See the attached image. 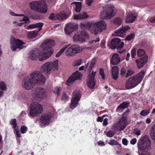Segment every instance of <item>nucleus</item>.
<instances>
[{
    "label": "nucleus",
    "instance_id": "f257e3e1",
    "mask_svg": "<svg viewBox=\"0 0 155 155\" xmlns=\"http://www.w3.org/2000/svg\"><path fill=\"white\" fill-rule=\"evenodd\" d=\"M45 78L42 73L39 71H35L30 75V78H25L22 82V86L26 90H29L33 87L36 83L43 84Z\"/></svg>",
    "mask_w": 155,
    "mask_h": 155
},
{
    "label": "nucleus",
    "instance_id": "f03ea898",
    "mask_svg": "<svg viewBox=\"0 0 155 155\" xmlns=\"http://www.w3.org/2000/svg\"><path fill=\"white\" fill-rule=\"evenodd\" d=\"M144 74V71L142 70L136 75L128 79L125 82V87L126 89H131L136 87L141 81Z\"/></svg>",
    "mask_w": 155,
    "mask_h": 155
},
{
    "label": "nucleus",
    "instance_id": "7ed1b4c3",
    "mask_svg": "<svg viewBox=\"0 0 155 155\" xmlns=\"http://www.w3.org/2000/svg\"><path fill=\"white\" fill-rule=\"evenodd\" d=\"M29 6L32 10L38 13L45 14L48 11V5L44 0L31 2Z\"/></svg>",
    "mask_w": 155,
    "mask_h": 155
},
{
    "label": "nucleus",
    "instance_id": "20e7f679",
    "mask_svg": "<svg viewBox=\"0 0 155 155\" xmlns=\"http://www.w3.org/2000/svg\"><path fill=\"white\" fill-rule=\"evenodd\" d=\"M52 54L51 51L47 52H42L38 49H36L30 52L29 58L32 60H35L38 58L40 61H43L49 58Z\"/></svg>",
    "mask_w": 155,
    "mask_h": 155
},
{
    "label": "nucleus",
    "instance_id": "39448f33",
    "mask_svg": "<svg viewBox=\"0 0 155 155\" xmlns=\"http://www.w3.org/2000/svg\"><path fill=\"white\" fill-rule=\"evenodd\" d=\"M150 145L151 142L147 135L141 137L137 145L138 153L140 154L141 153L146 151L150 148Z\"/></svg>",
    "mask_w": 155,
    "mask_h": 155
},
{
    "label": "nucleus",
    "instance_id": "423d86ee",
    "mask_svg": "<svg viewBox=\"0 0 155 155\" xmlns=\"http://www.w3.org/2000/svg\"><path fill=\"white\" fill-rule=\"evenodd\" d=\"M89 31L92 34L97 35L99 31L101 32L103 30H105L107 28V25L103 21H100L95 23L91 22L88 25Z\"/></svg>",
    "mask_w": 155,
    "mask_h": 155
},
{
    "label": "nucleus",
    "instance_id": "0eeeda50",
    "mask_svg": "<svg viewBox=\"0 0 155 155\" xmlns=\"http://www.w3.org/2000/svg\"><path fill=\"white\" fill-rule=\"evenodd\" d=\"M130 110L127 109L126 111L122 115V117L120 119L119 123L115 124L113 125V127L116 130H122L126 127L127 125V117L128 115Z\"/></svg>",
    "mask_w": 155,
    "mask_h": 155
},
{
    "label": "nucleus",
    "instance_id": "6e6552de",
    "mask_svg": "<svg viewBox=\"0 0 155 155\" xmlns=\"http://www.w3.org/2000/svg\"><path fill=\"white\" fill-rule=\"evenodd\" d=\"M114 7L112 5L106 7L100 13V17L102 19H110L113 18L115 14L114 12Z\"/></svg>",
    "mask_w": 155,
    "mask_h": 155
},
{
    "label": "nucleus",
    "instance_id": "1a4fd4ad",
    "mask_svg": "<svg viewBox=\"0 0 155 155\" xmlns=\"http://www.w3.org/2000/svg\"><path fill=\"white\" fill-rule=\"evenodd\" d=\"M58 61L57 60L51 62H48L45 63L41 67V70L43 72L49 74L52 68L53 69L57 70L58 69Z\"/></svg>",
    "mask_w": 155,
    "mask_h": 155
},
{
    "label": "nucleus",
    "instance_id": "9d476101",
    "mask_svg": "<svg viewBox=\"0 0 155 155\" xmlns=\"http://www.w3.org/2000/svg\"><path fill=\"white\" fill-rule=\"evenodd\" d=\"M30 112L29 114L30 117H34L38 114L42 112L41 105L37 102H33L30 105Z\"/></svg>",
    "mask_w": 155,
    "mask_h": 155
},
{
    "label": "nucleus",
    "instance_id": "9b49d317",
    "mask_svg": "<svg viewBox=\"0 0 155 155\" xmlns=\"http://www.w3.org/2000/svg\"><path fill=\"white\" fill-rule=\"evenodd\" d=\"M10 43L12 45L11 48L13 51H15L17 48L21 49L26 47V46L25 45V43L19 39L16 40L13 38L11 39Z\"/></svg>",
    "mask_w": 155,
    "mask_h": 155
},
{
    "label": "nucleus",
    "instance_id": "f8f14e48",
    "mask_svg": "<svg viewBox=\"0 0 155 155\" xmlns=\"http://www.w3.org/2000/svg\"><path fill=\"white\" fill-rule=\"evenodd\" d=\"M46 92L45 89L41 87L35 88L32 91L34 97L37 99L45 97Z\"/></svg>",
    "mask_w": 155,
    "mask_h": 155
},
{
    "label": "nucleus",
    "instance_id": "ddd939ff",
    "mask_svg": "<svg viewBox=\"0 0 155 155\" xmlns=\"http://www.w3.org/2000/svg\"><path fill=\"white\" fill-rule=\"evenodd\" d=\"M73 97L71 100V103L70 104V107L73 109L76 107L80 100L81 95L79 90H75L73 93Z\"/></svg>",
    "mask_w": 155,
    "mask_h": 155
},
{
    "label": "nucleus",
    "instance_id": "4468645a",
    "mask_svg": "<svg viewBox=\"0 0 155 155\" xmlns=\"http://www.w3.org/2000/svg\"><path fill=\"white\" fill-rule=\"evenodd\" d=\"M124 43L121 41L120 39L118 38H115L111 41L110 43L108 44V45L112 49L117 48V49H120L123 47Z\"/></svg>",
    "mask_w": 155,
    "mask_h": 155
},
{
    "label": "nucleus",
    "instance_id": "2eb2a0df",
    "mask_svg": "<svg viewBox=\"0 0 155 155\" xmlns=\"http://www.w3.org/2000/svg\"><path fill=\"white\" fill-rule=\"evenodd\" d=\"M54 45V40L49 39L45 40L41 45V47L43 50L42 52H47L49 51H51L53 53V51L51 50H49Z\"/></svg>",
    "mask_w": 155,
    "mask_h": 155
},
{
    "label": "nucleus",
    "instance_id": "dca6fc26",
    "mask_svg": "<svg viewBox=\"0 0 155 155\" xmlns=\"http://www.w3.org/2000/svg\"><path fill=\"white\" fill-rule=\"evenodd\" d=\"M68 45H65L57 53L55 57H59L61 54L64 52L65 49L67 48V49L65 52L66 55L68 56L73 55L74 54V53L72 46L68 48Z\"/></svg>",
    "mask_w": 155,
    "mask_h": 155
},
{
    "label": "nucleus",
    "instance_id": "f3484780",
    "mask_svg": "<svg viewBox=\"0 0 155 155\" xmlns=\"http://www.w3.org/2000/svg\"><path fill=\"white\" fill-rule=\"evenodd\" d=\"M81 74L78 71L73 73L67 80L66 84L68 86H70L75 80H80L81 78Z\"/></svg>",
    "mask_w": 155,
    "mask_h": 155
},
{
    "label": "nucleus",
    "instance_id": "a211bd4d",
    "mask_svg": "<svg viewBox=\"0 0 155 155\" xmlns=\"http://www.w3.org/2000/svg\"><path fill=\"white\" fill-rule=\"evenodd\" d=\"M95 75V72L92 71L91 74L88 76V79L87 80V82L88 87L90 89L94 88L95 84L94 78Z\"/></svg>",
    "mask_w": 155,
    "mask_h": 155
},
{
    "label": "nucleus",
    "instance_id": "6ab92c4d",
    "mask_svg": "<svg viewBox=\"0 0 155 155\" xmlns=\"http://www.w3.org/2000/svg\"><path fill=\"white\" fill-rule=\"evenodd\" d=\"M51 117L49 115H45L41 116L40 118L39 124L41 127L48 125L51 122Z\"/></svg>",
    "mask_w": 155,
    "mask_h": 155
},
{
    "label": "nucleus",
    "instance_id": "aec40b11",
    "mask_svg": "<svg viewBox=\"0 0 155 155\" xmlns=\"http://www.w3.org/2000/svg\"><path fill=\"white\" fill-rule=\"evenodd\" d=\"M130 28V27L128 26L122 27L121 28L114 31L115 35V36L123 37L124 35V33Z\"/></svg>",
    "mask_w": 155,
    "mask_h": 155
},
{
    "label": "nucleus",
    "instance_id": "412c9836",
    "mask_svg": "<svg viewBox=\"0 0 155 155\" xmlns=\"http://www.w3.org/2000/svg\"><path fill=\"white\" fill-rule=\"evenodd\" d=\"M78 25L77 24L70 23L68 24L66 28H65L64 31L66 34L69 35L74 29L77 28Z\"/></svg>",
    "mask_w": 155,
    "mask_h": 155
},
{
    "label": "nucleus",
    "instance_id": "4be33fe9",
    "mask_svg": "<svg viewBox=\"0 0 155 155\" xmlns=\"http://www.w3.org/2000/svg\"><path fill=\"white\" fill-rule=\"evenodd\" d=\"M148 56H145L142 58L137 59L136 60L137 68H142L144 65L147 62Z\"/></svg>",
    "mask_w": 155,
    "mask_h": 155
},
{
    "label": "nucleus",
    "instance_id": "5701e85b",
    "mask_svg": "<svg viewBox=\"0 0 155 155\" xmlns=\"http://www.w3.org/2000/svg\"><path fill=\"white\" fill-rule=\"evenodd\" d=\"M120 61V58L119 55L117 53H114L113 54L110 59V62L114 65L118 64Z\"/></svg>",
    "mask_w": 155,
    "mask_h": 155
},
{
    "label": "nucleus",
    "instance_id": "b1692460",
    "mask_svg": "<svg viewBox=\"0 0 155 155\" xmlns=\"http://www.w3.org/2000/svg\"><path fill=\"white\" fill-rule=\"evenodd\" d=\"M119 74L118 67L117 66L113 67L111 70V75L112 78L115 80H116L118 78Z\"/></svg>",
    "mask_w": 155,
    "mask_h": 155
},
{
    "label": "nucleus",
    "instance_id": "393cba45",
    "mask_svg": "<svg viewBox=\"0 0 155 155\" xmlns=\"http://www.w3.org/2000/svg\"><path fill=\"white\" fill-rule=\"evenodd\" d=\"M129 103L127 102H124L118 106L116 111L117 112H121L125 108L128 107Z\"/></svg>",
    "mask_w": 155,
    "mask_h": 155
},
{
    "label": "nucleus",
    "instance_id": "a878e982",
    "mask_svg": "<svg viewBox=\"0 0 155 155\" xmlns=\"http://www.w3.org/2000/svg\"><path fill=\"white\" fill-rule=\"evenodd\" d=\"M136 17L134 14L131 12L129 13L127 16L126 22L128 23H132L135 20Z\"/></svg>",
    "mask_w": 155,
    "mask_h": 155
},
{
    "label": "nucleus",
    "instance_id": "bb28decb",
    "mask_svg": "<svg viewBox=\"0 0 155 155\" xmlns=\"http://www.w3.org/2000/svg\"><path fill=\"white\" fill-rule=\"evenodd\" d=\"M74 41L76 43H82L85 41V40L80 35L77 34L74 35L73 37Z\"/></svg>",
    "mask_w": 155,
    "mask_h": 155
},
{
    "label": "nucleus",
    "instance_id": "cd10ccee",
    "mask_svg": "<svg viewBox=\"0 0 155 155\" xmlns=\"http://www.w3.org/2000/svg\"><path fill=\"white\" fill-rule=\"evenodd\" d=\"M70 14V13L68 15L64 12L63 11L61 12L58 13H57V19L62 20L66 18L69 16Z\"/></svg>",
    "mask_w": 155,
    "mask_h": 155
},
{
    "label": "nucleus",
    "instance_id": "c85d7f7f",
    "mask_svg": "<svg viewBox=\"0 0 155 155\" xmlns=\"http://www.w3.org/2000/svg\"><path fill=\"white\" fill-rule=\"evenodd\" d=\"M38 32L36 30L29 31L28 33L27 38L28 39L35 38L37 35Z\"/></svg>",
    "mask_w": 155,
    "mask_h": 155
},
{
    "label": "nucleus",
    "instance_id": "c756f323",
    "mask_svg": "<svg viewBox=\"0 0 155 155\" xmlns=\"http://www.w3.org/2000/svg\"><path fill=\"white\" fill-rule=\"evenodd\" d=\"M71 46L74 50V54L80 52L83 49L82 48L77 45H73Z\"/></svg>",
    "mask_w": 155,
    "mask_h": 155
},
{
    "label": "nucleus",
    "instance_id": "7c9ffc66",
    "mask_svg": "<svg viewBox=\"0 0 155 155\" xmlns=\"http://www.w3.org/2000/svg\"><path fill=\"white\" fill-rule=\"evenodd\" d=\"M74 4L76 6L75 11L76 12H79L81 10V2H73L71 4V5Z\"/></svg>",
    "mask_w": 155,
    "mask_h": 155
},
{
    "label": "nucleus",
    "instance_id": "2f4dec72",
    "mask_svg": "<svg viewBox=\"0 0 155 155\" xmlns=\"http://www.w3.org/2000/svg\"><path fill=\"white\" fill-rule=\"evenodd\" d=\"M137 54L139 57H144L145 56H147L146 55V52L145 51L142 49H138L137 51Z\"/></svg>",
    "mask_w": 155,
    "mask_h": 155
},
{
    "label": "nucleus",
    "instance_id": "473e14b6",
    "mask_svg": "<svg viewBox=\"0 0 155 155\" xmlns=\"http://www.w3.org/2000/svg\"><path fill=\"white\" fill-rule=\"evenodd\" d=\"M108 143L110 145H118L119 146V149L121 150L122 148L121 144H119L117 141L115 140H110L109 142H108Z\"/></svg>",
    "mask_w": 155,
    "mask_h": 155
},
{
    "label": "nucleus",
    "instance_id": "72a5a7b5",
    "mask_svg": "<svg viewBox=\"0 0 155 155\" xmlns=\"http://www.w3.org/2000/svg\"><path fill=\"white\" fill-rule=\"evenodd\" d=\"M10 124L13 125L12 127L15 129L18 127H17L16 120V119H12L11 120L10 122Z\"/></svg>",
    "mask_w": 155,
    "mask_h": 155
},
{
    "label": "nucleus",
    "instance_id": "f704fd0d",
    "mask_svg": "<svg viewBox=\"0 0 155 155\" xmlns=\"http://www.w3.org/2000/svg\"><path fill=\"white\" fill-rule=\"evenodd\" d=\"M80 35L83 38L84 37L86 38H88L89 37L88 34L84 30H83L81 31Z\"/></svg>",
    "mask_w": 155,
    "mask_h": 155
},
{
    "label": "nucleus",
    "instance_id": "c9c22d12",
    "mask_svg": "<svg viewBox=\"0 0 155 155\" xmlns=\"http://www.w3.org/2000/svg\"><path fill=\"white\" fill-rule=\"evenodd\" d=\"M35 25L36 28H38V29L36 30L39 32L41 29L43 24L41 22H38L35 24Z\"/></svg>",
    "mask_w": 155,
    "mask_h": 155
},
{
    "label": "nucleus",
    "instance_id": "e433bc0d",
    "mask_svg": "<svg viewBox=\"0 0 155 155\" xmlns=\"http://www.w3.org/2000/svg\"><path fill=\"white\" fill-rule=\"evenodd\" d=\"M114 23L119 25H120L122 23V20L120 18H116L114 19Z\"/></svg>",
    "mask_w": 155,
    "mask_h": 155
},
{
    "label": "nucleus",
    "instance_id": "4c0bfd02",
    "mask_svg": "<svg viewBox=\"0 0 155 155\" xmlns=\"http://www.w3.org/2000/svg\"><path fill=\"white\" fill-rule=\"evenodd\" d=\"M134 73V72L132 70L129 69L127 70L126 75L125 76V78H128L133 75Z\"/></svg>",
    "mask_w": 155,
    "mask_h": 155
},
{
    "label": "nucleus",
    "instance_id": "58836bf2",
    "mask_svg": "<svg viewBox=\"0 0 155 155\" xmlns=\"http://www.w3.org/2000/svg\"><path fill=\"white\" fill-rule=\"evenodd\" d=\"M79 15L81 20L87 18L88 17V15H87V13L85 12H81Z\"/></svg>",
    "mask_w": 155,
    "mask_h": 155
},
{
    "label": "nucleus",
    "instance_id": "ea45409f",
    "mask_svg": "<svg viewBox=\"0 0 155 155\" xmlns=\"http://www.w3.org/2000/svg\"><path fill=\"white\" fill-rule=\"evenodd\" d=\"M48 18L52 20H54L57 19V13H51L49 16Z\"/></svg>",
    "mask_w": 155,
    "mask_h": 155
},
{
    "label": "nucleus",
    "instance_id": "a19ab883",
    "mask_svg": "<svg viewBox=\"0 0 155 155\" xmlns=\"http://www.w3.org/2000/svg\"><path fill=\"white\" fill-rule=\"evenodd\" d=\"M6 89V86L5 83L3 81L0 82V89L4 90Z\"/></svg>",
    "mask_w": 155,
    "mask_h": 155
},
{
    "label": "nucleus",
    "instance_id": "79ce46f5",
    "mask_svg": "<svg viewBox=\"0 0 155 155\" xmlns=\"http://www.w3.org/2000/svg\"><path fill=\"white\" fill-rule=\"evenodd\" d=\"M135 36V34L134 33H131L129 35H127L125 39L126 40L130 41Z\"/></svg>",
    "mask_w": 155,
    "mask_h": 155
},
{
    "label": "nucleus",
    "instance_id": "37998d69",
    "mask_svg": "<svg viewBox=\"0 0 155 155\" xmlns=\"http://www.w3.org/2000/svg\"><path fill=\"white\" fill-rule=\"evenodd\" d=\"M53 91L54 93L58 96L60 92V88L58 87H56L53 90Z\"/></svg>",
    "mask_w": 155,
    "mask_h": 155
},
{
    "label": "nucleus",
    "instance_id": "c03bdc74",
    "mask_svg": "<svg viewBox=\"0 0 155 155\" xmlns=\"http://www.w3.org/2000/svg\"><path fill=\"white\" fill-rule=\"evenodd\" d=\"M149 113V111L148 110H142L140 113V114L143 116H147Z\"/></svg>",
    "mask_w": 155,
    "mask_h": 155
},
{
    "label": "nucleus",
    "instance_id": "a18cd8bd",
    "mask_svg": "<svg viewBox=\"0 0 155 155\" xmlns=\"http://www.w3.org/2000/svg\"><path fill=\"white\" fill-rule=\"evenodd\" d=\"M126 69L124 68H122L120 70V75L122 77H125V75L126 74Z\"/></svg>",
    "mask_w": 155,
    "mask_h": 155
},
{
    "label": "nucleus",
    "instance_id": "49530a36",
    "mask_svg": "<svg viewBox=\"0 0 155 155\" xmlns=\"http://www.w3.org/2000/svg\"><path fill=\"white\" fill-rule=\"evenodd\" d=\"M99 73L100 75L102 76V78L103 80H105V77L104 75V69L101 68Z\"/></svg>",
    "mask_w": 155,
    "mask_h": 155
},
{
    "label": "nucleus",
    "instance_id": "de8ad7c7",
    "mask_svg": "<svg viewBox=\"0 0 155 155\" xmlns=\"http://www.w3.org/2000/svg\"><path fill=\"white\" fill-rule=\"evenodd\" d=\"M136 49L135 48L133 49L131 51V57L133 58H135V57L136 55Z\"/></svg>",
    "mask_w": 155,
    "mask_h": 155
},
{
    "label": "nucleus",
    "instance_id": "09e8293b",
    "mask_svg": "<svg viewBox=\"0 0 155 155\" xmlns=\"http://www.w3.org/2000/svg\"><path fill=\"white\" fill-rule=\"evenodd\" d=\"M114 132L111 130H109L107 133V135L109 137H112L114 135Z\"/></svg>",
    "mask_w": 155,
    "mask_h": 155
},
{
    "label": "nucleus",
    "instance_id": "8fccbe9b",
    "mask_svg": "<svg viewBox=\"0 0 155 155\" xmlns=\"http://www.w3.org/2000/svg\"><path fill=\"white\" fill-rule=\"evenodd\" d=\"M27 128L26 127L23 126L21 127V133L24 134L26 132Z\"/></svg>",
    "mask_w": 155,
    "mask_h": 155
},
{
    "label": "nucleus",
    "instance_id": "3c124183",
    "mask_svg": "<svg viewBox=\"0 0 155 155\" xmlns=\"http://www.w3.org/2000/svg\"><path fill=\"white\" fill-rule=\"evenodd\" d=\"M68 97L66 95V94L65 93L63 94L61 99L62 101H66L68 99Z\"/></svg>",
    "mask_w": 155,
    "mask_h": 155
},
{
    "label": "nucleus",
    "instance_id": "603ef678",
    "mask_svg": "<svg viewBox=\"0 0 155 155\" xmlns=\"http://www.w3.org/2000/svg\"><path fill=\"white\" fill-rule=\"evenodd\" d=\"M134 134L137 136H139L140 134V131L137 128L135 129L134 130Z\"/></svg>",
    "mask_w": 155,
    "mask_h": 155
},
{
    "label": "nucleus",
    "instance_id": "864d4df0",
    "mask_svg": "<svg viewBox=\"0 0 155 155\" xmlns=\"http://www.w3.org/2000/svg\"><path fill=\"white\" fill-rule=\"evenodd\" d=\"M91 23L89 22L88 23H80V25L81 26H83L84 27H86L89 30V28L88 26V24H91Z\"/></svg>",
    "mask_w": 155,
    "mask_h": 155
},
{
    "label": "nucleus",
    "instance_id": "5fc2aeb1",
    "mask_svg": "<svg viewBox=\"0 0 155 155\" xmlns=\"http://www.w3.org/2000/svg\"><path fill=\"white\" fill-rule=\"evenodd\" d=\"M150 136L152 140L155 143V132H150Z\"/></svg>",
    "mask_w": 155,
    "mask_h": 155
},
{
    "label": "nucleus",
    "instance_id": "6e6d98bb",
    "mask_svg": "<svg viewBox=\"0 0 155 155\" xmlns=\"http://www.w3.org/2000/svg\"><path fill=\"white\" fill-rule=\"evenodd\" d=\"M122 143L124 145L127 146L128 144V141L126 138H124L122 139Z\"/></svg>",
    "mask_w": 155,
    "mask_h": 155
},
{
    "label": "nucleus",
    "instance_id": "4d7b16f0",
    "mask_svg": "<svg viewBox=\"0 0 155 155\" xmlns=\"http://www.w3.org/2000/svg\"><path fill=\"white\" fill-rule=\"evenodd\" d=\"M14 130L16 132V134L18 137H20L21 134L18 128H16Z\"/></svg>",
    "mask_w": 155,
    "mask_h": 155
},
{
    "label": "nucleus",
    "instance_id": "13d9d810",
    "mask_svg": "<svg viewBox=\"0 0 155 155\" xmlns=\"http://www.w3.org/2000/svg\"><path fill=\"white\" fill-rule=\"evenodd\" d=\"M100 41V38H96V40H93L91 41H89L90 43H96L97 42L99 41Z\"/></svg>",
    "mask_w": 155,
    "mask_h": 155
},
{
    "label": "nucleus",
    "instance_id": "bf43d9fd",
    "mask_svg": "<svg viewBox=\"0 0 155 155\" xmlns=\"http://www.w3.org/2000/svg\"><path fill=\"white\" fill-rule=\"evenodd\" d=\"M81 61L80 60H78L75 61L74 65V66H76L77 65H80L81 64Z\"/></svg>",
    "mask_w": 155,
    "mask_h": 155
},
{
    "label": "nucleus",
    "instance_id": "052dcab7",
    "mask_svg": "<svg viewBox=\"0 0 155 155\" xmlns=\"http://www.w3.org/2000/svg\"><path fill=\"white\" fill-rule=\"evenodd\" d=\"M137 142V139L135 138H134L131 140L130 141L131 144L132 145L135 144Z\"/></svg>",
    "mask_w": 155,
    "mask_h": 155
},
{
    "label": "nucleus",
    "instance_id": "680f3d73",
    "mask_svg": "<svg viewBox=\"0 0 155 155\" xmlns=\"http://www.w3.org/2000/svg\"><path fill=\"white\" fill-rule=\"evenodd\" d=\"M35 24H31L29 25L27 28H26L27 29H31V28H35Z\"/></svg>",
    "mask_w": 155,
    "mask_h": 155
},
{
    "label": "nucleus",
    "instance_id": "e2e57ef3",
    "mask_svg": "<svg viewBox=\"0 0 155 155\" xmlns=\"http://www.w3.org/2000/svg\"><path fill=\"white\" fill-rule=\"evenodd\" d=\"M97 143L98 145L100 146H104L105 145L104 142L101 140L98 141Z\"/></svg>",
    "mask_w": 155,
    "mask_h": 155
},
{
    "label": "nucleus",
    "instance_id": "0e129e2a",
    "mask_svg": "<svg viewBox=\"0 0 155 155\" xmlns=\"http://www.w3.org/2000/svg\"><path fill=\"white\" fill-rule=\"evenodd\" d=\"M93 2V0H87L86 3L88 6H90Z\"/></svg>",
    "mask_w": 155,
    "mask_h": 155
},
{
    "label": "nucleus",
    "instance_id": "69168bd1",
    "mask_svg": "<svg viewBox=\"0 0 155 155\" xmlns=\"http://www.w3.org/2000/svg\"><path fill=\"white\" fill-rule=\"evenodd\" d=\"M73 18L74 19L81 20L79 15H74Z\"/></svg>",
    "mask_w": 155,
    "mask_h": 155
},
{
    "label": "nucleus",
    "instance_id": "338daca9",
    "mask_svg": "<svg viewBox=\"0 0 155 155\" xmlns=\"http://www.w3.org/2000/svg\"><path fill=\"white\" fill-rule=\"evenodd\" d=\"M150 22L152 23H155V16L151 18L150 19Z\"/></svg>",
    "mask_w": 155,
    "mask_h": 155
},
{
    "label": "nucleus",
    "instance_id": "774afa93",
    "mask_svg": "<svg viewBox=\"0 0 155 155\" xmlns=\"http://www.w3.org/2000/svg\"><path fill=\"white\" fill-rule=\"evenodd\" d=\"M107 121L108 119L107 118H106L104 119V120L103 122V124L104 126H105L107 124Z\"/></svg>",
    "mask_w": 155,
    "mask_h": 155
}]
</instances>
